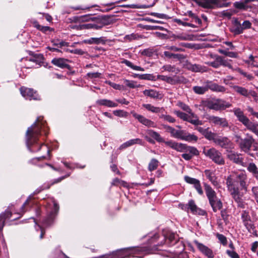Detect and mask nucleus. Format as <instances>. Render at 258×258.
<instances>
[{"label":"nucleus","instance_id":"1","mask_svg":"<svg viewBox=\"0 0 258 258\" xmlns=\"http://www.w3.org/2000/svg\"><path fill=\"white\" fill-rule=\"evenodd\" d=\"M246 179V174L243 171L235 173V176L230 175L226 180V184L232 198L237 204L238 207L241 208H244L245 204L242 199L243 194L240 192L239 188L237 186V183L239 182L241 189L246 191L247 190Z\"/></svg>","mask_w":258,"mask_h":258},{"label":"nucleus","instance_id":"2","mask_svg":"<svg viewBox=\"0 0 258 258\" xmlns=\"http://www.w3.org/2000/svg\"><path fill=\"white\" fill-rule=\"evenodd\" d=\"M42 130L45 135L47 134L46 127L43 118L38 117L36 121L29 127L26 132L27 144L30 149L31 146L37 144L38 138L40 135L41 130Z\"/></svg>","mask_w":258,"mask_h":258},{"label":"nucleus","instance_id":"3","mask_svg":"<svg viewBox=\"0 0 258 258\" xmlns=\"http://www.w3.org/2000/svg\"><path fill=\"white\" fill-rule=\"evenodd\" d=\"M204 187L206 196L213 211L217 212L218 210L222 209L223 207L222 202L217 197L215 191L208 184L205 183Z\"/></svg>","mask_w":258,"mask_h":258},{"label":"nucleus","instance_id":"4","mask_svg":"<svg viewBox=\"0 0 258 258\" xmlns=\"http://www.w3.org/2000/svg\"><path fill=\"white\" fill-rule=\"evenodd\" d=\"M233 112L239 121L241 122L248 130L258 136V123L250 121L249 118L244 115L243 111L239 108H234Z\"/></svg>","mask_w":258,"mask_h":258},{"label":"nucleus","instance_id":"5","mask_svg":"<svg viewBox=\"0 0 258 258\" xmlns=\"http://www.w3.org/2000/svg\"><path fill=\"white\" fill-rule=\"evenodd\" d=\"M206 105L210 109L219 111L229 108L231 107L232 104L222 99H217L208 101Z\"/></svg>","mask_w":258,"mask_h":258},{"label":"nucleus","instance_id":"6","mask_svg":"<svg viewBox=\"0 0 258 258\" xmlns=\"http://www.w3.org/2000/svg\"><path fill=\"white\" fill-rule=\"evenodd\" d=\"M203 153L206 156L209 157L217 164L223 165L225 163L221 153L214 148L208 150H204Z\"/></svg>","mask_w":258,"mask_h":258},{"label":"nucleus","instance_id":"7","mask_svg":"<svg viewBox=\"0 0 258 258\" xmlns=\"http://www.w3.org/2000/svg\"><path fill=\"white\" fill-rule=\"evenodd\" d=\"M211 57L214 58L215 60L213 61H209L206 62L207 64L214 68H218L222 66L227 67L230 69H232V66L229 63V61L227 59H225L223 57L217 55H211Z\"/></svg>","mask_w":258,"mask_h":258},{"label":"nucleus","instance_id":"8","mask_svg":"<svg viewBox=\"0 0 258 258\" xmlns=\"http://www.w3.org/2000/svg\"><path fill=\"white\" fill-rule=\"evenodd\" d=\"M174 113L180 119L184 121H188L194 125H198L203 124L202 121L200 120L198 117L195 113L194 116H192L191 114H187L180 111L175 110L174 111Z\"/></svg>","mask_w":258,"mask_h":258},{"label":"nucleus","instance_id":"9","mask_svg":"<svg viewBox=\"0 0 258 258\" xmlns=\"http://www.w3.org/2000/svg\"><path fill=\"white\" fill-rule=\"evenodd\" d=\"M104 19L97 18L92 23L83 24L79 26L80 29H99L105 25Z\"/></svg>","mask_w":258,"mask_h":258},{"label":"nucleus","instance_id":"10","mask_svg":"<svg viewBox=\"0 0 258 258\" xmlns=\"http://www.w3.org/2000/svg\"><path fill=\"white\" fill-rule=\"evenodd\" d=\"M246 136V138L239 143V147L242 151L245 153H249L252 145L254 142V140L251 136L248 134Z\"/></svg>","mask_w":258,"mask_h":258},{"label":"nucleus","instance_id":"11","mask_svg":"<svg viewBox=\"0 0 258 258\" xmlns=\"http://www.w3.org/2000/svg\"><path fill=\"white\" fill-rule=\"evenodd\" d=\"M214 143L227 150L229 149L231 150L234 148L233 144L226 137H218L216 139H215Z\"/></svg>","mask_w":258,"mask_h":258},{"label":"nucleus","instance_id":"12","mask_svg":"<svg viewBox=\"0 0 258 258\" xmlns=\"http://www.w3.org/2000/svg\"><path fill=\"white\" fill-rule=\"evenodd\" d=\"M146 133L147 135L145 137V138L150 143L154 144L155 143L154 140L150 137L153 138L159 143L164 142V139L160 136V135L158 133L152 130H147Z\"/></svg>","mask_w":258,"mask_h":258},{"label":"nucleus","instance_id":"13","mask_svg":"<svg viewBox=\"0 0 258 258\" xmlns=\"http://www.w3.org/2000/svg\"><path fill=\"white\" fill-rule=\"evenodd\" d=\"M133 116L143 125L148 127H156L157 124L155 122L151 120L148 119L144 116L137 114L135 112H132Z\"/></svg>","mask_w":258,"mask_h":258},{"label":"nucleus","instance_id":"14","mask_svg":"<svg viewBox=\"0 0 258 258\" xmlns=\"http://www.w3.org/2000/svg\"><path fill=\"white\" fill-rule=\"evenodd\" d=\"M20 92L22 95L26 99H34L37 100L39 99V96L37 94L36 92L34 91L33 89L25 88V87H21L20 88Z\"/></svg>","mask_w":258,"mask_h":258},{"label":"nucleus","instance_id":"15","mask_svg":"<svg viewBox=\"0 0 258 258\" xmlns=\"http://www.w3.org/2000/svg\"><path fill=\"white\" fill-rule=\"evenodd\" d=\"M207 119L210 123L214 124L215 125H219L223 127H227L228 126V122L225 118L211 115L209 116Z\"/></svg>","mask_w":258,"mask_h":258},{"label":"nucleus","instance_id":"16","mask_svg":"<svg viewBox=\"0 0 258 258\" xmlns=\"http://www.w3.org/2000/svg\"><path fill=\"white\" fill-rule=\"evenodd\" d=\"M163 128L170 134L172 137L181 140L184 130H176L174 128L168 125H163Z\"/></svg>","mask_w":258,"mask_h":258},{"label":"nucleus","instance_id":"17","mask_svg":"<svg viewBox=\"0 0 258 258\" xmlns=\"http://www.w3.org/2000/svg\"><path fill=\"white\" fill-rule=\"evenodd\" d=\"M184 178L187 183L192 184L194 186V187L200 195L203 194V191L201 185L200 181L198 179L190 177L188 176H185Z\"/></svg>","mask_w":258,"mask_h":258},{"label":"nucleus","instance_id":"18","mask_svg":"<svg viewBox=\"0 0 258 258\" xmlns=\"http://www.w3.org/2000/svg\"><path fill=\"white\" fill-rule=\"evenodd\" d=\"M194 242L198 248L202 253L209 258L214 257V255L213 251L210 248L203 244L199 242L198 241L195 240Z\"/></svg>","mask_w":258,"mask_h":258},{"label":"nucleus","instance_id":"19","mask_svg":"<svg viewBox=\"0 0 258 258\" xmlns=\"http://www.w3.org/2000/svg\"><path fill=\"white\" fill-rule=\"evenodd\" d=\"M69 61L68 59L63 58H54L52 59L51 63L57 67L63 69L70 67L68 64Z\"/></svg>","mask_w":258,"mask_h":258},{"label":"nucleus","instance_id":"20","mask_svg":"<svg viewBox=\"0 0 258 258\" xmlns=\"http://www.w3.org/2000/svg\"><path fill=\"white\" fill-rule=\"evenodd\" d=\"M204 172L207 178L212 182L213 185L217 188L220 187L219 182L217 180V177L214 171L210 170H205Z\"/></svg>","mask_w":258,"mask_h":258},{"label":"nucleus","instance_id":"21","mask_svg":"<svg viewBox=\"0 0 258 258\" xmlns=\"http://www.w3.org/2000/svg\"><path fill=\"white\" fill-rule=\"evenodd\" d=\"M228 158L234 163L241 165L244 166L243 164V159L240 157V155L233 152L232 151H229L227 154Z\"/></svg>","mask_w":258,"mask_h":258},{"label":"nucleus","instance_id":"22","mask_svg":"<svg viewBox=\"0 0 258 258\" xmlns=\"http://www.w3.org/2000/svg\"><path fill=\"white\" fill-rule=\"evenodd\" d=\"M53 205L54 210L53 211L50 212V214L44 220L43 222L44 225H45L46 226H50L52 223L55 215L58 210V206L56 204L54 203Z\"/></svg>","mask_w":258,"mask_h":258},{"label":"nucleus","instance_id":"23","mask_svg":"<svg viewBox=\"0 0 258 258\" xmlns=\"http://www.w3.org/2000/svg\"><path fill=\"white\" fill-rule=\"evenodd\" d=\"M135 144L143 145V143L142 140L139 138L132 139L121 144L120 146L119 149L120 150H123Z\"/></svg>","mask_w":258,"mask_h":258},{"label":"nucleus","instance_id":"24","mask_svg":"<svg viewBox=\"0 0 258 258\" xmlns=\"http://www.w3.org/2000/svg\"><path fill=\"white\" fill-rule=\"evenodd\" d=\"M144 95L153 99H162L163 95L158 91L153 89H146L143 91Z\"/></svg>","mask_w":258,"mask_h":258},{"label":"nucleus","instance_id":"25","mask_svg":"<svg viewBox=\"0 0 258 258\" xmlns=\"http://www.w3.org/2000/svg\"><path fill=\"white\" fill-rule=\"evenodd\" d=\"M187 68L189 70L194 72H206L207 71V68L200 64L189 63L187 66Z\"/></svg>","mask_w":258,"mask_h":258},{"label":"nucleus","instance_id":"26","mask_svg":"<svg viewBox=\"0 0 258 258\" xmlns=\"http://www.w3.org/2000/svg\"><path fill=\"white\" fill-rule=\"evenodd\" d=\"M156 78V80H160L164 81H165L166 82L171 84H175L176 83L178 82L179 81L178 77H174L171 78L170 77H168L167 76H164V75H157Z\"/></svg>","mask_w":258,"mask_h":258},{"label":"nucleus","instance_id":"27","mask_svg":"<svg viewBox=\"0 0 258 258\" xmlns=\"http://www.w3.org/2000/svg\"><path fill=\"white\" fill-rule=\"evenodd\" d=\"M142 106L146 110L152 113H162L164 111L163 107H156L151 104H143Z\"/></svg>","mask_w":258,"mask_h":258},{"label":"nucleus","instance_id":"28","mask_svg":"<svg viewBox=\"0 0 258 258\" xmlns=\"http://www.w3.org/2000/svg\"><path fill=\"white\" fill-rule=\"evenodd\" d=\"M96 104L98 105L105 106L108 107H115L117 106V104L111 100L103 99L96 101Z\"/></svg>","mask_w":258,"mask_h":258},{"label":"nucleus","instance_id":"29","mask_svg":"<svg viewBox=\"0 0 258 258\" xmlns=\"http://www.w3.org/2000/svg\"><path fill=\"white\" fill-rule=\"evenodd\" d=\"M188 209H190L191 212L193 214H198L201 215H204L205 211L199 209L196 205L195 202L192 200H190L188 203Z\"/></svg>","mask_w":258,"mask_h":258},{"label":"nucleus","instance_id":"30","mask_svg":"<svg viewBox=\"0 0 258 258\" xmlns=\"http://www.w3.org/2000/svg\"><path fill=\"white\" fill-rule=\"evenodd\" d=\"M247 170L258 180V167L255 163L253 162L249 163L247 166Z\"/></svg>","mask_w":258,"mask_h":258},{"label":"nucleus","instance_id":"31","mask_svg":"<svg viewBox=\"0 0 258 258\" xmlns=\"http://www.w3.org/2000/svg\"><path fill=\"white\" fill-rule=\"evenodd\" d=\"M171 37L174 40L178 39L179 40H191L192 39V36L190 35L184 33H178L177 34H172Z\"/></svg>","mask_w":258,"mask_h":258},{"label":"nucleus","instance_id":"32","mask_svg":"<svg viewBox=\"0 0 258 258\" xmlns=\"http://www.w3.org/2000/svg\"><path fill=\"white\" fill-rule=\"evenodd\" d=\"M198 140V137L194 134H190L184 131L183 135L181 140L185 141L188 142H196Z\"/></svg>","mask_w":258,"mask_h":258},{"label":"nucleus","instance_id":"33","mask_svg":"<svg viewBox=\"0 0 258 258\" xmlns=\"http://www.w3.org/2000/svg\"><path fill=\"white\" fill-rule=\"evenodd\" d=\"M231 31L235 35L240 34L243 32L241 24L237 20L234 21L233 26L231 28Z\"/></svg>","mask_w":258,"mask_h":258},{"label":"nucleus","instance_id":"34","mask_svg":"<svg viewBox=\"0 0 258 258\" xmlns=\"http://www.w3.org/2000/svg\"><path fill=\"white\" fill-rule=\"evenodd\" d=\"M208 89L217 92H224L226 91V88L221 85L213 83L208 85Z\"/></svg>","mask_w":258,"mask_h":258},{"label":"nucleus","instance_id":"35","mask_svg":"<svg viewBox=\"0 0 258 258\" xmlns=\"http://www.w3.org/2000/svg\"><path fill=\"white\" fill-rule=\"evenodd\" d=\"M122 63L125 64L127 67L131 68L134 70L138 71H141L143 72L145 71V69L143 68H142L140 66L134 65L132 62L130 61L124 59L121 62Z\"/></svg>","mask_w":258,"mask_h":258},{"label":"nucleus","instance_id":"36","mask_svg":"<svg viewBox=\"0 0 258 258\" xmlns=\"http://www.w3.org/2000/svg\"><path fill=\"white\" fill-rule=\"evenodd\" d=\"M234 91L236 92L237 93L243 95L244 96H247L249 94L248 91L245 88L238 86H234L233 87Z\"/></svg>","mask_w":258,"mask_h":258},{"label":"nucleus","instance_id":"37","mask_svg":"<svg viewBox=\"0 0 258 258\" xmlns=\"http://www.w3.org/2000/svg\"><path fill=\"white\" fill-rule=\"evenodd\" d=\"M123 82L125 86L130 88H136L142 87V85L138 84L137 82L135 81H131L125 79L124 80Z\"/></svg>","mask_w":258,"mask_h":258},{"label":"nucleus","instance_id":"38","mask_svg":"<svg viewBox=\"0 0 258 258\" xmlns=\"http://www.w3.org/2000/svg\"><path fill=\"white\" fill-rule=\"evenodd\" d=\"M33 24L35 28L43 33H46L47 31H51L53 30L52 28H51L48 26H43L39 25L36 21L34 22Z\"/></svg>","mask_w":258,"mask_h":258},{"label":"nucleus","instance_id":"39","mask_svg":"<svg viewBox=\"0 0 258 258\" xmlns=\"http://www.w3.org/2000/svg\"><path fill=\"white\" fill-rule=\"evenodd\" d=\"M184 153L190 154L192 156H197L199 154V152L197 149L194 147L189 146L186 145V149Z\"/></svg>","mask_w":258,"mask_h":258},{"label":"nucleus","instance_id":"40","mask_svg":"<svg viewBox=\"0 0 258 258\" xmlns=\"http://www.w3.org/2000/svg\"><path fill=\"white\" fill-rule=\"evenodd\" d=\"M177 105L180 108H181L183 110H184V111H186V112L188 113V114H191V116H194V113H193L192 112L191 109L186 104L183 103L182 102H178L177 103Z\"/></svg>","mask_w":258,"mask_h":258},{"label":"nucleus","instance_id":"41","mask_svg":"<svg viewBox=\"0 0 258 258\" xmlns=\"http://www.w3.org/2000/svg\"><path fill=\"white\" fill-rule=\"evenodd\" d=\"M208 85L205 87L195 86L193 87V90L198 94H203L208 90Z\"/></svg>","mask_w":258,"mask_h":258},{"label":"nucleus","instance_id":"42","mask_svg":"<svg viewBox=\"0 0 258 258\" xmlns=\"http://www.w3.org/2000/svg\"><path fill=\"white\" fill-rule=\"evenodd\" d=\"M159 162L155 159H152L148 165V169L150 171L155 170L158 166Z\"/></svg>","mask_w":258,"mask_h":258},{"label":"nucleus","instance_id":"43","mask_svg":"<svg viewBox=\"0 0 258 258\" xmlns=\"http://www.w3.org/2000/svg\"><path fill=\"white\" fill-rule=\"evenodd\" d=\"M204 136L207 139L212 140L214 142H215V140L217 138L216 134L209 131V128H207Z\"/></svg>","mask_w":258,"mask_h":258},{"label":"nucleus","instance_id":"44","mask_svg":"<svg viewBox=\"0 0 258 258\" xmlns=\"http://www.w3.org/2000/svg\"><path fill=\"white\" fill-rule=\"evenodd\" d=\"M139 79L141 80H146L150 81H156V76L152 74H142L139 76Z\"/></svg>","mask_w":258,"mask_h":258},{"label":"nucleus","instance_id":"45","mask_svg":"<svg viewBox=\"0 0 258 258\" xmlns=\"http://www.w3.org/2000/svg\"><path fill=\"white\" fill-rule=\"evenodd\" d=\"M241 219L244 223V224L246 226L248 221H250V216L248 213L246 211H243L241 214Z\"/></svg>","mask_w":258,"mask_h":258},{"label":"nucleus","instance_id":"46","mask_svg":"<svg viewBox=\"0 0 258 258\" xmlns=\"http://www.w3.org/2000/svg\"><path fill=\"white\" fill-rule=\"evenodd\" d=\"M33 204L34 203L31 202V197L30 196L22 205L21 209V213L23 214L26 211V210H25V208L27 206H32Z\"/></svg>","mask_w":258,"mask_h":258},{"label":"nucleus","instance_id":"47","mask_svg":"<svg viewBox=\"0 0 258 258\" xmlns=\"http://www.w3.org/2000/svg\"><path fill=\"white\" fill-rule=\"evenodd\" d=\"M162 68L164 71L169 72L177 73L179 71L178 70L176 69L174 66H172L170 64L165 65L162 67Z\"/></svg>","mask_w":258,"mask_h":258},{"label":"nucleus","instance_id":"48","mask_svg":"<svg viewBox=\"0 0 258 258\" xmlns=\"http://www.w3.org/2000/svg\"><path fill=\"white\" fill-rule=\"evenodd\" d=\"M159 118L163 119L164 120H166L170 123H174L175 121V118L169 115L161 114L159 116Z\"/></svg>","mask_w":258,"mask_h":258},{"label":"nucleus","instance_id":"49","mask_svg":"<svg viewBox=\"0 0 258 258\" xmlns=\"http://www.w3.org/2000/svg\"><path fill=\"white\" fill-rule=\"evenodd\" d=\"M186 145L180 143H177L175 150L179 152H185Z\"/></svg>","mask_w":258,"mask_h":258},{"label":"nucleus","instance_id":"50","mask_svg":"<svg viewBox=\"0 0 258 258\" xmlns=\"http://www.w3.org/2000/svg\"><path fill=\"white\" fill-rule=\"evenodd\" d=\"M123 7L128 8L131 9H146L149 8L148 6L146 5H123L122 6Z\"/></svg>","mask_w":258,"mask_h":258},{"label":"nucleus","instance_id":"51","mask_svg":"<svg viewBox=\"0 0 258 258\" xmlns=\"http://www.w3.org/2000/svg\"><path fill=\"white\" fill-rule=\"evenodd\" d=\"M63 51H66V52H69L72 53L77 54H80V55H82L84 53V52L82 49H75L71 50L68 48H66V49L64 48V49H63Z\"/></svg>","mask_w":258,"mask_h":258},{"label":"nucleus","instance_id":"52","mask_svg":"<svg viewBox=\"0 0 258 258\" xmlns=\"http://www.w3.org/2000/svg\"><path fill=\"white\" fill-rule=\"evenodd\" d=\"M163 234L164 237L168 239L170 242L175 239V234L172 232H167V233H165V232H164Z\"/></svg>","mask_w":258,"mask_h":258},{"label":"nucleus","instance_id":"53","mask_svg":"<svg viewBox=\"0 0 258 258\" xmlns=\"http://www.w3.org/2000/svg\"><path fill=\"white\" fill-rule=\"evenodd\" d=\"M245 62L251 67L258 68V64L255 63L254 57L252 55L249 56V60H246Z\"/></svg>","mask_w":258,"mask_h":258},{"label":"nucleus","instance_id":"54","mask_svg":"<svg viewBox=\"0 0 258 258\" xmlns=\"http://www.w3.org/2000/svg\"><path fill=\"white\" fill-rule=\"evenodd\" d=\"M236 70L244 77H246L248 80H252L253 79V77L252 75L247 74L243 72L242 70L239 68L236 69Z\"/></svg>","mask_w":258,"mask_h":258},{"label":"nucleus","instance_id":"55","mask_svg":"<svg viewBox=\"0 0 258 258\" xmlns=\"http://www.w3.org/2000/svg\"><path fill=\"white\" fill-rule=\"evenodd\" d=\"M162 143H164V144L169 147L175 150L176 144L177 142H176L172 140H169L167 141H165L164 140V142H162Z\"/></svg>","mask_w":258,"mask_h":258},{"label":"nucleus","instance_id":"56","mask_svg":"<svg viewBox=\"0 0 258 258\" xmlns=\"http://www.w3.org/2000/svg\"><path fill=\"white\" fill-rule=\"evenodd\" d=\"M226 253L231 258H240L239 255L233 250H227Z\"/></svg>","mask_w":258,"mask_h":258},{"label":"nucleus","instance_id":"57","mask_svg":"<svg viewBox=\"0 0 258 258\" xmlns=\"http://www.w3.org/2000/svg\"><path fill=\"white\" fill-rule=\"evenodd\" d=\"M166 48L167 49H168L171 51H173L174 52H178V51H183L184 50L183 49L179 47H177L175 46H166Z\"/></svg>","mask_w":258,"mask_h":258},{"label":"nucleus","instance_id":"58","mask_svg":"<svg viewBox=\"0 0 258 258\" xmlns=\"http://www.w3.org/2000/svg\"><path fill=\"white\" fill-rule=\"evenodd\" d=\"M241 24V27L242 30L243 31L244 29H249L251 26V23L248 20L244 21L242 24Z\"/></svg>","mask_w":258,"mask_h":258},{"label":"nucleus","instance_id":"59","mask_svg":"<svg viewBox=\"0 0 258 258\" xmlns=\"http://www.w3.org/2000/svg\"><path fill=\"white\" fill-rule=\"evenodd\" d=\"M108 84L111 87H112L113 88H114V89H116V90H120L123 89V86H121L120 85H119V84H115L114 83L109 82H108Z\"/></svg>","mask_w":258,"mask_h":258},{"label":"nucleus","instance_id":"60","mask_svg":"<svg viewBox=\"0 0 258 258\" xmlns=\"http://www.w3.org/2000/svg\"><path fill=\"white\" fill-rule=\"evenodd\" d=\"M217 237L218 239L220 241L221 243L223 245H226L227 243V239L222 234H218L217 235Z\"/></svg>","mask_w":258,"mask_h":258},{"label":"nucleus","instance_id":"61","mask_svg":"<svg viewBox=\"0 0 258 258\" xmlns=\"http://www.w3.org/2000/svg\"><path fill=\"white\" fill-rule=\"evenodd\" d=\"M94 44H100V43H104L105 42V40L103 37L100 38H93Z\"/></svg>","mask_w":258,"mask_h":258},{"label":"nucleus","instance_id":"62","mask_svg":"<svg viewBox=\"0 0 258 258\" xmlns=\"http://www.w3.org/2000/svg\"><path fill=\"white\" fill-rule=\"evenodd\" d=\"M234 140H235V142L237 143L238 144V145H239V143H240V142H241V141L243 140V139L241 138V136L238 135V134H235L234 135Z\"/></svg>","mask_w":258,"mask_h":258},{"label":"nucleus","instance_id":"63","mask_svg":"<svg viewBox=\"0 0 258 258\" xmlns=\"http://www.w3.org/2000/svg\"><path fill=\"white\" fill-rule=\"evenodd\" d=\"M247 110L250 112L251 115L255 116L258 118V112L254 111L252 107L248 106L247 108Z\"/></svg>","mask_w":258,"mask_h":258},{"label":"nucleus","instance_id":"64","mask_svg":"<svg viewBox=\"0 0 258 258\" xmlns=\"http://www.w3.org/2000/svg\"><path fill=\"white\" fill-rule=\"evenodd\" d=\"M101 74L99 73H88L87 75L88 77L92 78H96L100 77Z\"/></svg>","mask_w":258,"mask_h":258}]
</instances>
